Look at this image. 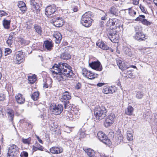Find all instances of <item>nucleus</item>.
<instances>
[{
	"label": "nucleus",
	"instance_id": "obj_6",
	"mask_svg": "<svg viewBox=\"0 0 157 157\" xmlns=\"http://www.w3.org/2000/svg\"><path fill=\"white\" fill-rule=\"evenodd\" d=\"M119 21L118 19L116 18L109 19L107 24L108 26L109 27L110 29H114L120 26Z\"/></svg>",
	"mask_w": 157,
	"mask_h": 157
},
{
	"label": "nucleus",
	"instance_id": "obj_16",
	"mask_svg": "<svg viewBox=\"0 0 157 157\" xmlns=\"http://www.w3.org/2000/svg\"><path fill=\"white\" fill-rule=\"evenodd\" d=\"M135 38L136 39L139 41L143 40L145 39L144 34L141 32H136Z\"/></svg>",
	"mask_w": 157,
	"mask_h": 157
},
{
	"label": "nucleus",
	"instance_id": "obj_56",
	"mask_svg": "<svg viewBox=\"0 0 157 157\" xmlns=\"http://www.w3.org/2000/svg\"><path fill=\"white\" fill-rule=\"evenodd\" d=\"M5 96L3 95L0 96V101H3L4 100Z\"/></svg>",
	"mask_w": 157,
	"mask_h": 157
},
{
	"label": "nucleus",
	"instance_id": "obj_5",
	"mask_svg": "<svg viewBox=\"0 0 157 157\" xmlns=\"http://www.w3.org/2000/svg\"><path fill=\"white\" fill-rule=\"evenodd\" d=\"M98 139L105 144L109 145L111 144V141L108 138L106 135L102 132L99 131L97 133Z\"/></svg>",
	"mask_w": 157,
	"mask_h": 157
},
{
	"label": "nucleus",
	"instance_id": "obj_42",
	"mask_svg": "<svg viewBox=\"0 0 157 157\" xmlns=\"http://www.w3.org/2000/svg\"><path fill=\"white\" fill-rule=\"evenodd\" d=\"M88 71L86 69L84 68L82 70V74L84 77L87 78V75H88Z\"/></svg>",
	"mask_w": 157,
	"mask_h": 157
},
{
	"label": "nucleus",
	"instance_id": "obj_27",
	"mask_svg": "<svg viewBox=\"0 0 157 157\" xmlns=\"http://www.w3.org/2000/svg\"><path fill=\"white\" fill-rule=\"evenodd\" d=\"M7 113L10 119L12 121L14 116V112L11 109H8L7 110Z\"/></svg>",
	"mask_w": 157,
	"mask_h": 157
},
{
	"label": "nucleus",
	"instance_id": "obj_38",
	"mask_svg": "<svg viewBox=\"0 0 157 157\" xmlns=\"http://www.w3.org/2000/svg\"><path fill=\"white\" fill-rule=\"evenodd\" d=\"M78 134L80 138H84L86 136V134L84 132V130L82 129L79 130Z\"/></svg>",
	"mask_w": 157,
	"mask_h": 157
},
{
	"label": "nucleus",
	"instance_id": "obj_1",
	"mask_svg": "<svg viewBox=\"0 0 157 157\" xmlns=\"http://www.w3.org/2000/svg\"><path fill=\"white\" fill-rule=\"evenodd\" d=\"M50 71L52 74L56 75L59 81L64 80L66 77H71L74 75L71 67L65 63L60 62L58 64H55L51 68Z\"/></svg>",
	"mask_w": 157,
	"mask_h": 157
},
{
	"label": "nucleus",
	"instance_id": "obj_59",
	"mask_svg": "<svg viewBox=\"0 0 157 157\" xmlns=\"http://www.w3.org/2000/svg\"><path fill=\"white\" fill-rule=\"evenodd\" d=\"M128 77H129V78H135L134 76L133 75L132 73H130V74L129 75V76H128Z\"/></svg>",
	"mask_w": 157,
	"mask_h": 157
},
{
	"label": "nucleus",
	"instance_id": "obj_49",
	"mask_svg": "<svg viewBox=\"0 0 157 157\" xmlns=\"http://www.w3.org/2000/svg\"><path fill=\"white\" fill-rule=\"evenodd\" d=\"M81 87V84L79 82H78L76 85L75 88L76 89H80Z\"/></svg>",
	"mask_w": 157,
	"mask_h": 157
},
{
	"label": "nucleus",
	"instance_id": "obj_12",
	"mask_svg": "<svg viewBox=\"0 0 157 157\" xmlns=\"http://www.w3.org/2000/svg\"><path fill=\"white\" fill-rule=\"evenodd\" d=\"M108 36L111 41L113 43L117 42L118 39V36L116 33H110Z\"/></svg>",
	"mask_w": 157,
	"mask_h": 157
},
{
	"label": "nucleus",
	"instance_id": "obj_28",
	"mask_svg": "<svg viewBox=\"0 0 157 157\" xmlns=\"http://www.w3.org/2000/svg\"><path fill=\"white\" fill-rule=\"evenodd\" d=\"M66 117L67 120L72 121L75 119V116H74L71 112H67Z\"/></svg>",
	"mask_w": 157,
	"mask_h": 157
},
{
	"label": "nucleus",
	"instance_id": "obj_52",
	"mask_svg": "<svg viewBox=\"0 0 157 157\" xmlns=\"http://www.w3.org/2000/svg\"><path fill=\"white\" fill-rule=\"evenodd\" d=\"M140 7L141 10L143 12L146 13V11L145 10L144 7L143 6L140 5Z\"/></svg>",
	"mask_w": 157,
	"mask_h": 157
},
{
	"label": "nucleus",
	"instance_id": "obj_8",
	"mask_svg": "<svg viewBox=\"0 0 157 157\" xmlns=\"http://www.w3.org/2000/svg\"><path fill=\"white\" fill-rule=\"evenodd\" d=\"M56 8L55 5H53L47 6L45 10V14L48 17L53 14L56 11Z\"/></svg>",
	"mask_w": 157,
	"mask_h": 157
},
{
	"label": "nucleus",
	"instance_id": "obj_31",
	"mask_svg": "<svg viewBox=\"0 0 157 157\" xmlns=\"http://www.w3.org/2000/svg\"><path fill=\"white\" fill-rule=\"evenodd\" d=\"M39 95V92L38 91H36L34 92L32 94L31 97L34 101H36L38 99Z\"/></svg>",
	"mask_w": 157,
	"mask_h": 157
},
{
	"label": "nucleus",
	"instance_id": "obj_21",
	"mask_svg": "<svg viewBox=\"0 0 157 157\" xmlns=\"http://www.w3.org/2000/svg\"><path fill=\"white\" fill-rule=\"evenodd\" d=\"M85 152L89 157H93L95 155L94 151L90 148L84 149Z\"/></svg>",
	"mask_w": 157,
	"mask_h": 157
},
{
	"label": "nucleus",
	"instance_id": "obj_9",
	"mask_svg": "<svg viewBox=\"0 0 157 157\" xmlns=\"http://www.w3.org/2000/svg\"><path fill=\"white\" fill-rule=\"evenodd\" d=\"M89 65L93 69L99 71L102 70V66L100 63L98 61L93 62L89 63Z\"/></svg>",
	"mask_w": 157,
	"mask_h": 157
},
{
	"label": "nucleus",
	"instance_id": "obj_19",
	"mask_svg": "<svg viewBox=\"0 0 157 157\" xmlns=\"http://www.w3.org/2000/svg\"><path fill=\"white\" fill-rule=\"evenodd\" d=\"M44 46L48 50L50 51L53 47V44L52 41L46 40L44 42Z\"/></svg>",
	"mask_w": 157,
	"mask_h": 157
},
{
	"label": "nucleus",
	"instance_id": "obj_50",
	"mask_svg": "<svg viewBox=\"0 0 157 157\" xmlns=\"http://www.w3.org/2000/svg\"><path fill=\"white\" fill-rule=\"evenodd\" d=\"M118 139L119 142L122 141L123 139V136L122 135H119L118 137Z\"/></svg>",
	"mask_w": 157,
	"mask_h": 157
},
{
	"label": "nucleus",
	"instance_id": "obj_22",
	"mask_svg": "<svg viewBox=\"0 0 157 157\" xmlns=\"http://www.w3.org/2000/svg\"><path fill=\"white\" fill-rule=\"evenodd\" d=\"M125 11H128V14L131 18L134 17L136 14V12L133 10L132 8H130L124 10Z\"/></svg>",
	"mask_w": 157,
	"mask_h": 157
},
{
	"label": "nucleus",
	"instance_id": "obj_39",
	"mask_svg": "<svg viewBox=\"0 0 157 157\" xmlns=\"http://www.w3.org/2000/svg\"><path fill=\"white\" fill-rule=\"evenodd\" d=\"M115 117V114L113 113H111L106 118L114 122Z\"/></svg>",
	"mask_w": 157,
	"mask_h": 157
},
{
	"label": "nucleus",
	"instance_id": "obj_23",
	"mask_svg": "<svg viewBox=\"0 0 157 157\" xmlns=\"http://www.w3.org/2000/svg\"><path fill=\"white\" fill-rule=\"evenodd\" d=\"M133 131L131 129L128 130L127 132V138L129 141L133 140Z\"/></svg>",
	"mask_w": 157,
	"mask_h": 157
},
{
	"label": "nucleus",
	"instance_id": "obj_43",
	"mask_svg": "<svg viewBox=\"0 0 157 157\" xmlns=\"http://www.w3.org/2000/svg\"><path fill=\"white\" fill-rule=\"evenodd\" d=\"M12 51L11 49L9 48H6L5 50V55L7 56L9 55L11 52Z\"/></svg>",
	"mask_w": 157,
	"mask_h": 157
},
{
	"label": "nucleus",
	"instance_id": "obj_51",
	"mask_svg": "<svg viewBox=\"0 0 157 157\" xmlns=\"http://www.w3.org/2000/svg\"><path fill=\"white\" fill-rule=\"evenodd\" d=\"M120 65H121V66H122L123 67V68L122 69H121L122 71L124 70L125 69L128 68V67L125 66V65H124V63L123 62H122V64H121Z\"/></svg>",
	"mask_w": 157,
	"mask_h": 157
},
{
	"label": "nucleus",
	"instance_id": "obj_34",
	"mask_svg": "<svg viewBox=\"0 0 157 157\" xmlns=\"http://www.w3.org/2000/svg\"><path fill=\"white\" fill-rule=\"evenodd\" d=\"M113 122H113V121H112L106 118L104 123V125L105 127H108L111 125Z\"/></svg>",
	"mask_w": 157,
	"mask_h": 157
},
{
	"label": "nucleus",
	"instance_id": "obj_13",
	"mask_svg": "<svg viewBox=\"0 0 157 157\" xmlns=\"http://www.w3.org/2000/svg\"><path fill=\"white\" fill-rule=\"evenodd\" d=\"M15 97L16 100L18 103L22 104L25 102V98L21 94H17L16 95Z\"/></svg>",
	"mask_w": 157,
	"mask_h": 157
},
{
	"label": "nucleus",
	"instance_id": "obj_45",
	"mask_svg": "<svg viewBox=\"0 0 157 157\" xmlns=\"http://www.w3.org/2000/svg\"><path fill=\"white\" fill-rule=\"evenodd\" d=\"M143 94L140 92H137L136 95V97L138 99H140L142 98L143 97Z\"/></svg>",
	"mask_w": 157,
	"mask_h": 157
},
{
	"label": "nucleus",
	"instance_id": "obj_7",
	"mask_svg": "<svg viewBox=\"0 0 157 157\" xmlns=\"http://www.w3.org/2000/svg\"><path fill=\"white\" fill-rule=\"evenodd\" d=\"M18 150V147L15 145L12 144L9 147L8 157H15Z\"/></svg>",
	"mask_w": 157,
	"mask_h": 157
},
{
	"label": "nucleus",
	"instance_id": "obj_10",
	"mask_svg": "<svg viewBox=\"0 0 157 157\" xmlns=\"http://www.w3.org/2000/svg\"><path fill=\"white\" fill-rule=\"evenodd\" d=\"M63 21L62 18L57 17L54 19L53 21V25L55 26L59 27L63 25Z\"/></svg>",
	"mask_w": 157,
	"mask_h": 157
},
{
	"label": "nucleus",
	"instance_id": "obj_29",
	"mask_svg": "<svg viewBox=\"0 0 157 157\" xmlns=\"http://www.w3.org/2000/svg\"><path fill=\"white\" fill-rule=\"evenodd\" d=\"M133 111V108L131 106H128L125 109V113L128 115H130L132 114Z\"/></svg>",
	"mask_w": 157,
	"mask_h": 157
},
{
	"label": "nucleus",
	"instance_id": "obj_4",
	"mask_svg": "<svg viewBox=\"0 0 157 157\" xmlns=\"http://www.w3.org/2000/svg\"><path fill=\"white\" fill-rule=\"evenodd\" d=\"M50 109L52 113L55 115H59L63 111V107L61 104L56 105L53 104L50 105Z\"/></svg>",
	"mask_w": 157,
	"mask_h": 157
},
{
	"label": "nucleus",
	"instance_id": "obj_35",
	"mask_svg": "<svg viewBox=\"0 0 157 157\" xmlns=\"http://www.w3.org/2000/svg\"><path fill=\"white\" fill-rule=\"evenodd\" d=\"M28 79L31 83H34L36 80V76L35 75L28 77Z\"/></svg>",
	"mask_w": 157,
	"mask_h": 157
},
{
	"label": "nucleus",
	"instance_id": "obj_18",
	"mask_svg": "<svg viewBox=\"0 0 157 157\" xmlns=\"http://www.w3.org/2000/svg\"><path fill=\"white\" fill-rule=\"evenodd\" d=\"M145 16L143 15H140L135 19V21H140L143 24L147 25V20L145 19Z\"/></svg>",
	"mask_w": 157,
	"mask_h": 157
},
{
	"label": "nucleus",
	"instance_id": "obj_17",
	"mask_svg": "<svg viewBox=\"0 0 157 157\" xmlns=\"http://www.w3.org/2000/svg\"><path fill=\"white\" fill-rule=\"evenodd\" d=\"M53 36L56 39V43L58 44L60 42L62 39V36L60 33L58 32H56L54 33Z\"/></svg>",
	"mask_w": 157,
	"mask_h": 157
},
{
	"label": "nucleus",
	"instance_id": "obj_60",
	"mask_svg": "<svg viewBox=\"0 0 157 157\" xmlns=\"http://www.w3.org/2000/svg\"><path fill=\"white\" fill-rule=\"evenodd\" d=\"M78 10V8L77 7H75L73 9V11L74 12H77Z\"/></svg>",
	"mask_w": 157,
	"mask_h": 157
},
{
	"label": "nucleus",
	"instance_id": "obj_11",
	"mask_svg": "<svg viewBox=\"0 0 157 157\" xmlns=\"http://www.w3.org/2000/svg\"><path fill=\"white\" fill-rule=\"evenodd\" d=\"M16 59L18 63H21L24 60V56L23 52L19 51L17 52L16 55Z\"/></svg>",
	"mask_w": 157,
	"mask_h": 157
},
{
	"label": "nucleus",
	"instance_id": "obj_40",
	"mask_svg": "<svg viewBox=\"0 0 157 157\" xmlns=\"http://www.w3.org/2000/svg\"><path fill=\"white\" fill-rule=\"evenodd\" d=\"M40 147H37L36 146H33V149L34 151H36L37 150L42 151L43 150L44 147L40 145H39Z\"/></svg>",
	"mask_w": 157,
	"mask_h": 157
},
{
	"label": "nucleus",
	"instance_id": "obj_41",
	"mask_svg": "<svg viewBox=\"0 0 157 157\" xmlns=\"http://www.w3.org/2000/svg\"><path fill=\"white\" fill-rule=\"evenodd\" d=\"M22 141L24 144H29L30 143L31 138H29L27 139H24L22 138Z\"/></svg>",
	"mask_w": 157,
	"mask_h": 157
},
{
	"label": "nucleus",
	"instance_id": "obj_2",
	"mask_svg": "<svg viewBox=\"0 0 157 157\" xmlns=\"http://www.w3.org/2000/svg\"><path fill=\"white\" fill-rule=\"evenodd\" d=\"M91 12H88L82 16L81 23L83 26L86 27H89L91 25L93 21L91 18Z\"/></svg>",
	"mask_w": 157,
	"mask_h": 157
},
{
	"label": "nucleus",
	"instance_id": "obj_20",
	"mask_svg": "<svg viewBox=\"0 0 157 157\" xmlns=\"http://www.w3.org/2000/svg\"><path fill=\"white\" fill-rule=\"evenodd\" d=\"M14 33L13 32L10 33V36L6 41V43L9 46H10L13 42V38Z\"/></svg>",
	"mask_w": 157,
	"mask_h": 157
},
{
	"label": "nucleus",
	"instance_id": "obj_55",
	"mask_svg": "<svg viewBox=\"0 0 157 157\" xmlns=\"http://www.w3.org/2000/svg\"><path fill=\"white\" fill-rule=\"evenodd\" d=\"M21 44H27L26 41L25 40L23 39H21Z\"/></svg>",
	"mask_w": 157,
	"mask_h": 157
},
{
	"label": "nucleus",
	"instance_id": "obj_58",
	"mask_svg": "<svg viewBox=\"0 0 157 157\" xmlns=\"http://www.w3.org/2000/svg\"><path fill=\"white\" fill-rule=\"evenodd\" d=\"M118 82H117V85L119 86L120 87H121V82H120V81H119V79L118 78V80L117 81Z\"/></svg>",
	"mask_w": 157,
	"mask_h": 157
},
{
	"label": "nucleus",
	"instance_id": "obj_36",
	"mask_svg": "<svg viewBox=\"0 0 157 157\" xmlns=\"http://www.w3.org/2000/svg\"><path fill=\"white\" fill-rule=\"evenodd\" d=\"M124 51L126 55L129 56H131L132 53L131 51V49L130 48L126 47L124 48Z\"/></svg>",
	"mask_w": 157,
	"mask_h": 157
},
{
	"label": "nucleus",
	"instance_id": "obj_53",
	"mask_svg": "<svg viewBox=\"0 0 157 157\" xmlns=\"http://www.w3.org/2000/svg\"><path fill=\"white\" fill-rule=\"evenodd\" d=\"M132 1L134 5H136L139 4L138 1H137V0H132Z\"/></svg>",
	"mask_w": 157,
	"mask_h": 157
},
{
	"label": "nucleus",
	"instance_id": "obj_63",
	"mask_svg": "<svg viewBox=\"0 0 157 157\" xmlns=\"http://www.w3.org/2000/svg\"><path fill=\"white\" fill-rule=\"evenodd\" d=\"M44 87V88H48V85L47 84H45L44 85V86H43Z\"/></svg>",
	"mask_w": 157,
	"mask_h": 157
},
{
	"label": "nucleus",
	"instance_id": "obj_14",
	"mask_svg": "<svg viewBox=\"0 0 157 157\" xmlns=\"http://www.w3.org/2000/svg\"><path fill=\"white\" fill-rule=\"evenodd\" d=\"M51 152L52 154H59L62 152L63 151V149L61 147H53L50 149Z\"/></svg>",
	"mask_w": 157,
	"mask_h": 157
},
{
	"label": "nucleus",
	"instance_id": "obj_32",
	"mask_svg": "<svg viewBox=\"0 0 157 157\" xmlns=\"http://www.w3.org/2000/svg\"><path fill=\"white\" fill-rule=\"evenodd\" d=\"M60 58L63 59L67 60L70 59L71 56L68 54L63 53L61 54Z\"/></svg>",
	"mask_w": 157,
	"mask_h": 157
},
{
	"label": "nucleus",
	"instance_id": "obj_37",
	"mask_svg": "<svg viewBox=\"0 0 157 157\" xmlns=\"http://www.w3.org/2000/svg\"><path fill=\"white\" fill-rule=\"evenodd\" d=\"M35 29L36 32L40 35H41L42 31L41 27L38 25H36L35 26Z\"/></svg>",
	"mask_w": 157,
	"mask_h": 157
},
{
	"label": "nucleus",
	"instance_id": "obj_57",
	"mask_svg": "<svg viewBox=\"0 0 157 157\" xmlns=\"http://www.w3.org/2000/svg\"><path fill=\"white\" fill-rule=\"evenodd\" d=\"M104 85V83H99L97 84V86L99 87H101L102 86Z\"/></svg>",
	"mask_w": 157,
	"mask_h": 157
},
{
	"label": "nucleus",
	"instance_id": "obj_44",
	"mask_svg": "<svg viewBox=\"0 0 157 157\" xmlns=\"http://www.w3.org/2000/svg\"><path fill=\"white\" fill-rule=\"evenodd\" d=\"M30 3L31 5L34 6L36 9V6L37 5V3L34 0H30Z\"/></svg>",
	"mask_w": 157,
	"mask_h": 157
},
{
	"label": "nucleus",
	"instance_id": "obj_3",
	"mask_svg": "<svg viewBox=\"0 0 157 157\" xmlns=\"http://www.w3.org/2000/svg\"><path fill=\"white\" fill-rule=\"evenodd\" d=\"M107 112L106 109L104 107H96L94 109V114L97 119L101 120L105 116Z\"/></svg>",
	"mask_w": 157,
	"mask_h": 157
},
{
	"label": "nucleus",
	"instance_id": "obj_47",
	"mask_svg": "<svg viewBox=\"0 0 157 157\" xmlns=\"http://www.w3.org/2000/svg\"><path fill=\"white\" fill-rule=\"evenodd\" d=\"M28 153L25 151H23L21 153L20 156L21 157H28Z\"/></svg>",
	"mask_w": 157,
	"mask_h": 157
},
{
	"label": "nucleus",
	"instance_id": "obj_54",
	"mask_svg": "<svg viewBox=\"0 0 157 157\" xmlns=\"http://www.w3.org/2000/svg\"><path fill=\"white\" fill-rule=\"evenodd\" d=\"M36 137L38 141H39V142L40 143L42 144H43L42 140L38 136H36Z\"/></svg>",
	"mask_w": 157,
	"mask_h": 157
},
{
	"label": "nucleus",
	"instance_id": "obj_64",
	"mask_svg": "<svg viewBox=\"0 0 157 157\" xmlns=\"http://www.w3.org/2000/svg\"><path fill=\"white\" fill-rule=\"evenodd\" d=\"M153 2L155 5L157 6V0H154Z\"/></svg>",
	"mask_w": 157,
	"mask_h": 157
},
{
	"label": "nucleus",
	"instance_id": "obj_33",
	"mask_svg": "<svg viewBox=\"0 0 157 157\" xmlns=\"http://www.w3.org/2000/svg\"><path fill=\"white\" fill-rule=\"evenodd\" d=\"M10 21L4 19L3 21V25L4 27L6 29L10 28Z\"/></svg>",
	"mask_w": 157,
	"mask_h": 157
},
{
	"label": "nucleus",
	"instance_id": "obj_26",
	"mask_svg": "<svg viewBox=\"0 0 157 157\" xmlns=\"http://www.w3.org/2000/svg\"><path fill=\"white\" fill-rule=\"evenodd\" d=\"M112 88L108 86H105L102 90L103 93L105 94H112L113 93Z\"/></svg>",
	"mask_w": 157,
	"mask_h": 157
},
{
	"label": "nucleus",
	"instance_id": "obj_25",
	"mask_svg": "<svg viewBox=\"0 0 157 157\" xmlns=\"http://www.w3.org/2000/svg\"><path fill=\"white\" fill-rule=\"evenodd\" d=\"M100 48L103 50H107L109 48V47L106 45L103 42H99L96 44Z\"/></svg>",
	"mask_w": 157,
	"mask_h": 157
},
{
	"label": "nucleus",
	"instance_id": "obj_46",
	"mask_svg": "<svg viewBox=\"0 0 157 157\" xmlns=\"http://www.w3.org/2000/svg\"><path fill=\"white\" fill-rule=\"evenodd\" d=\"M122 62H123L120 60H117V65L120 69H122L123 68L122 66H121L120 65L121 64H122Z\"/></svg>",
	"mask_w": 157,
	"mask_h": 157
},
{
	"label": "nucleus",
	"instance_id": "obj_24",
	"mask_svg": "<svg viewBox=\"0 0 157 157\" xmlns=\"http://www.w3.org/2000/svg\"><path fill=\"white\" fill-rule=\"evenodd\" d=\"M18 6L20 8V10L22 12H24L26 10L25 4L23 2H19L18 4Z\"/></svg>",
	"mask_w": 157,
	"mask_h": 157
},
{
	"label": "nucleus",
	"instance_id": "obj_61",
	"mask_svg": "<svg viewBox=\"0 0 157 157\" xmlns=\"http://www.w3.org/2000/svg\"><path fill=\"white\" fill-rule=\"evenodd\" d=\"M155 120V121H157V113L155 114L154 115Z\"/></svg>",
	"mask_w": 157,
	"mask_h": 157
},
{
	"label": "nucleus",
	"instance_id": "obj_15",
	"mask_svg": "<svg viewBox=\"0 0 157 157\" xmlns=\"http://www.w3.org/2000/svg\"><path fill=\"white\" fill-rule=\"evenodd\" d=\"M71 94L67 91H65L63 93L61 98V101H62L65 102L66 101L68 100L71 98Z\"/></svg>",
	"mask_w": 157,
	"mask_h": 157
},
{
	"label": "nucleus",
	"instance_id": "obj_30",
	"mask_svg": "<svg viewBox=\"0 0 157 157\" xmlns=\"http://www.w3.org/2000/svg\"><path fill=\"white\" fill-rule=\"evenodd\" d=\"M88 74V75H87V78L90 79H92L97 78L98 76L97 74H95L90 71H89Z\"/></svg>",
	"mask_w": 157,
	"mask_h": 157
},
{
	"label": "nucleus",
	"instance_id": "obj_62",
	"mask_svg": "<svg viewBox=\"0 0 157 157\" xmlns=\"http://www.w3.org/2000/svg\"><path fill=\"white\" fill-rule=\"evenodd\" d=\"M106 15L101 17V19L103 20H105L106 19Z\"/></svg>",
	"mask_w": 157,
	"mask_h": 157
},
{
	"label": "nucleus",
	"instance_id": "obj_48",
	"mask_svg": "<svg viewBox=\"0 0 157 157\" xmlns=\"http://www.w3.org/2000/svg\"><path fill=\"white\" fill-rule=\"evenodd\" d=\"M7 14L3 10H0V17H1L3 16H7Z\"/></svg>",
	"mask_w": 157,
	"mask_h": 157
}]
</instances>
